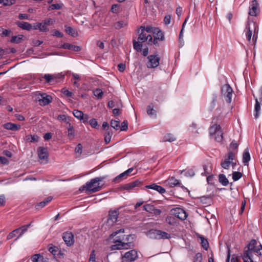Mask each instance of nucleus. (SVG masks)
<instances>
[{"label":"nucleus","mask_w":262,"mask_h":262,"mask_svg":"<svg viewBox=\"0 0 262 262\" xmlns=\"http://www.w3.org/2000/svg\"><path fill=\"white\" fill-rule=\"evenodd\" d=\"M12 33L10 29H6L2 27L0 28V36L2 37L9 36Z\"/></svg>","instance_id":"32"},{"label":"nucleus","mask_w":262,"mask_h":262,"mask_svg":"<svg viewBox=\"0 0 262 262\" xmlns=\"http://www.w3.org/2000/svg\"><path fill=\"white\" fill-rule=\"evenodd\" d=\"M153 35L154 45L156 47L159 46V41H162L165 39L164 32L158 28H154Z\"/></svg>","instance_id":"13"},{"label":"nucleus","mask_w":262,"mask_h":262,"mask_svg":"<svg viewBox=\"0 0 262 262\" xmlns=\"http://www.w3.org/2000/svg\"><path fill=\"white\" fill-rule=\"evenodd\" d=\"M73 115L80 120H82L83 117V113L81 111L75 110L73 112Z\"/></svg>","instance_id":"39"},{"label":"nucleus","mask_w":262,"mask_h":262,"mask_svg":"<svg viewBox=\"0 0 262 262\" xmlns=\"http://www.w3.org/2000/svg\"><path fill=\"white\" fill-rule=\"evenodd\" d=\"M201 245L205 250H207L209 247L208 241L204 237H201Z\"/></svg>","instance_id":"49"},{"label":"nucleus","mask_w":262,"mask_h":262,"mask_svg":"<svg viewBox=\"0 0 262 262\" xmlns=\"http://www.w3.org/2000/svg\"><path fill=\"white\" fill-rule=\"evenodd\" d=\"M131 235L125 236H117L115 239L114 243L115 244L111 246L112 250L128 249L130 248L132 242H129V238Z\"/></svg>","instance_id":"2"},{"label":"nucleus","mask_w":262,"mask_h":262,"mask_svg":"<svg viewBox=\"0 0 262 262\" xmlns=\"http://www.w3.org/2000/svg\"><path fill=\"white\" fill-rule=\"evenodd\" d=\"M75 151L76 153L81 154L82 151V146L80 143H79L75 148Z\"/></svg>","instance_id":"58"},{"label":"nucleus","mask_w":262,"mask_h":262,"mask_svg":"<svg viewBox=\"0 0 262 262\" xmlns=\"http://www.w3.org/2000/svg\"><path fill=\"white\" fill-rule=\"evenodd\" d=\"M58 119L59 120L63 121L64 122H66L67 125L69 124V123H71L70 122V118L69 117L66 115H59L58 116Z\"/></svg>","instance_id":"41"},{"label":"nucleus","mask_w":262,"mask_h":262,"mask_svg":"<svg viewBox=\"0 0 262 262\" xmlns=\"http://www.w3.org/2000/svg\"><path fill=\"white\" fill-rule=\"evenodd\" d=\"M68 130V138L72 140L75 137V130L74 129L73 126L71 123H69L67 127Z\"/></svg>","instance_id":"29"},{"label":"nucleus","mask_w":262,"mask_h":262,"mask_svg":"<svg viewBox=\"0 0 262 262\" xmlns=\"http://www.w3.org/2000/svg\"><path fill=\"white\" fill-rule=\"evenodd\" d=\"M139 257L138 252L133 249L121 254V262H134Z\"/></svg>","instance_id":"8"},{"label":"nucleus","mask_w":262,"mask_h":262,"mask_svg":"<svg viewBox=\"0 0 262 262\" xmlns=\"http://www.w3.org/2000/svg\"><path fill=\"white\" fill-rule=\"evenodd\" d=\"M166 222L170 225H176L177 224V221L175 217L172 216H168L166 219Z\"/></svg>","instance_id":"36"},{"label":"nucleus","mask_w":262,"mask_h":262,"mask_svg":"<svg viewBox=\"0 0 262 262\" xmlns=\"http://www.w3.org/2000/svg\"><path fill=\"white\" fill-rule=\"evenodd\" d=\"M61 6L60 4H52L50 6V8L52 10H58V9H60L61 8Z\"/></svg>","instance_id":"61"},{"label":"nucleus","mask_w":262,"mask_h":262,"mask_svg":"<svg viewBox=\"0 0 262 262\" xmlns=\"http://www.w3.org/2000/svg\"><path fill=\"white\" fill-rule=\"evenodd\" d=\"M123 188L124 189H125V190H133L135 188L133 183L131 182V183H128V184H126L124 185L123 186Z\"/></svg>","instance_id":"54"},{"label":"nucleus","mask_w":262,"mask_h":262,"mask_svg":"<svg viewBox=\"0 0 262 262\" xmlns=\"http://www.w3.org/2000/svg\"><path fill=\"white\" fill-rule=\"evenodd\" d=\"M111 125L116 130H118L120 127L119 121L116 120H112L111 122Z\"/></svg>","instance_id":"46"},{"label":"nucleus","mask_w":262,"mask_h":262,"mask_svg":"<svg viewBox=\"0 0 262 262\" xmlns=\"http://www.w3.org/2000/svg\"><path fill=\"white\" fill-rule=\"evenodd\" d=\"M54 75L46 74L44 75V78L48 83L51 82L54 80Z\"/></svg>","instance_id":"51"},{"label":"nucleus","mask_w":262,"mask_h":262,"mask_svg":"<svg viewBox=\"0 0 262 262\" xmlns=\"http://www.w3.org/2000/svg\"><path fill=\"white\" fill-rule=\"evenodd\" d=\"M18 18L20 19H29V15L27 14H19L18 15Z\"/></svg>","instance_id":"64"},{"label":"nucleus","mask_w":262,"mask_h":262,"mask_svg":"<svg viewBox=\"0 0 262 262\" xmlns=\"http://www.w3.org/2000/svg\"><path fill=\"white\" fill-rule=\"evenodd\" d=\"M17 25L20 28L27 31H30L32 29V25L28 22H18L17 23Z\"/></svg>","instance_id":"25"},{"label":"nucleus","mask_w":262,"mask_h":262,"mask_svg":"<svg viewBox=\"0 0 262 262\" xmlns=\"http://www.w3.org/2000/svg\"><path fill=\"white\" fill-rule=\"evenodd\" d=\"M242 176L243 174L241 172L234 171L232 173V179L234 181H236L240 179Z\"/></svg>","instance_id":"42"},{"label":"nucleus","mask_w":262,"mask_h":262,"mask_svg":"<svg viewBox=\"0 0 262 262\" xmlns=\"http://www.w3.org/2000/svg\"><path fill=\"white\" fill-rule=\"evenodd\" d=\"M0 162L3 164H8L9 160L5 157H0Z\"/></svg>","instance_id":"63"},{"label":"nucleus","mask_w":262,"mask_h":262,"mask_svg":"<svg viewBox=\"0 0 262 262\" xmlns=\"http://www.w3.org/2000/svg\"><path fill=\"white\" fill-rule=\"evenodd\" d=\"M40 257H42L40 254H35L32 256V262H38V259Z\"/></svg>","instance_id":"62"},{"label":"nucleus","mask_w":262,"mask_h":262,"mask_svg":"<svg viewBox=\"0 0 262 262\" xmlns=\"http://www.w3.org/2000/svg\"><path fill=\"white\" fill-rule=\"evenodd\" d=\"M90 125L92 127L97 128L98 126V124L97 120L95 118H92L89 121Z\"/></svg>","instance_id":"48"},{"label":"nucleus","mask_w":262,"mask_h":262,"mask_svg":"<svg viewBox=\"0 0 262 262\" xmlns=\"http://www.w3.org/2000/svg\"><path fill=\"white\" fill-rule=\"evenodd\" d=\"M170 237H171L170 235L168 233L159 230V233L158 234V239H169V238H170Z\"/></svg>","instance_id":"33"},{"label":"nucleus","mask_w":262,"mask_h":262,"mask_svg":"<svg viewBox=\"0 0 262 262\" xmlns=\"http://www.w3.org/2000/svg\"><path fill=\"white\" fill-rule=\"evenodd\" d=\"M59 48L65 49H69L70 50L74 51L76 52H78L81 50L80 47L75 46L69 43H64L63 45H61Z\"/></svg>","instance_id":"22"},{"label":"nucleus","mask_w":262,"mask_h":262,"mask_svg":"<svg viewBox=\"0 0 262 262\" xmlns=\"http://www.w3.org/2000/svg\"><path fill=\"white\" fill-rule=\"evenodd\" d=\"M38 155L40 160L48 161V154L47 148L42 147H39L38 148Z\"/></svg>","instance_id":"19"},{"label":"nucleus","mask_w":262,"mask_h":262,"mask_svg":"<svg viewBox=\"0 0 262 262\" xmlns=\"http://www.w3.org/2000/svg\"><path fill=\"white\" fill-rule=\"evenodd\" d=\"M58 248L56 246H51L49 248V251L53 255H56L57 252Z\"/></svg>","instance_id":"59"},{"label":"nucleus","mask_w":262,"mask_h":262,"mask_svg":"<svg viewBox=\"0 0 262 262\" xmlns=\"http://www.w3.org/2000/svg\"><path fill=\"white\" fill-rule=\"evenodd\" d=\"M238 147V144L235 140L232 141L231 144H230V147L233 149H237Z\"/></svg>","instance_id":"60"},{"label":"nucleus","mask_w":262,"mask_h":262,"mask_svg":"<svg viewBox=\"0 0 262 262\" xmlns=\"http://www.w3.org/2000/svg\"><path fill=\"white\" fill-rule=\"evenodd\" d=\"M36 100L39 102L41 106H46L50 104L52 101L51 96L46 93H38L36 94Z\"/></svg>","instance_id":"12"},{"label":"nucleus","mask_w":262,"mask_h":262,"mask_svg":"<svg viewBox=\"0 0 262 262\" xmlns=\"http://www.w3.org/2000/svg\"><path fill=\"white\" fill-rule=\"evenodd\" d=\"M27 140L30 142H35L38 140L39 137L37 135H30L26 137Z\"/></svg>","instance_id":"43"},{"label":"nucleus","mask_w":262,"mask_h":262,"mask_svg":"<svg viewBox=\"0 0 262 262\" xmlns=\"http://www.w3.org/2000/svg\"><path fill=\"white\" fill-rule=\"evenodd\" d=\"M140 34L138 37V41H133V47L137 52L142 51V43L146 41V36L147 33L145 32V27L141 26L139 30Z\"/></svg>","instance_id":"5"},{"label":"nucleus","mask_w":262,"mask_h":262,"mask_svg":"<svg viewBox=\"0 0 262 262\" xmlns=\"http://www.w3.org/2000/svg\"><path fill=\"white\" fill-rule=\"evenodd\" d=\"M176 140L174 136L171 134H167L163 137V142H173Z\"/></svg>","instance_id":"34"},{"label":"nucleus","mask_w":262,"mask_h":262,"mask_svg":"<svg viewBox=\"0 0 262 262\" xmlns=\"http://www.w3.org/2000/svg\"><path fill=\"white\" fill-rule=\"evenodd\" d=\"M124 177H126V175H125V173H124V172L120 173V174H119L118 176H117L116 177H115L114 180H113V181L114 182H119L120 180Z\"/></svg>","instance_id":"57"},{"label":"nucleus","mask_w":262,"mask_h":262,"mask_svg":"<svg viewBox=\"0 0 262 262\" xmlns=\"http://www.w3.org/2000/svg\"><path fill=\"white\" fill-rule=\"evenodd\" d=\"M246 30H247L246 33V38L250 42H251L252 33L254 32L252 41L255 43L257 38V33L258 31L257 25L254 22H248L246 26Z\"/></svg>","instance_id":"4"},{"label":"nucleus","mask_w":262,"mask_h":262,"mask_svg":"<svg viewBox=\"0 0 262 262\" xmlns=\"http://www.w3.org/2000/svg\"><path fill=\"white\" fill-rule=\"evenodd\" d=\"M4 127L8 130L16 131L20 129L21 126L19 124L8 122L4 124Z\"/></svg>","instance_id":"23"},{"label":"nucleus","mask_w":262,"mask_h":262,"mask_svg":"<svg viewBox=\"0 0 262 262\" xmlns=\"http://www.w3.org/2000/svg\"><path fill=\"white\" fill-rule=\"evenodd\" d=\"M233 92V89L229 84H225L221 88L222 95L227 103L231 102Z\"/></svg>","instance_id":"9"},{"label":"nucleus","mask_w":262,"mask_h":262,"mask_svg":"<svg viewBox=\"0 0 262 262\" xmlns=\"http://www.w3.org/2000/svg\"><path fill=\"white\" fill-rule=\"evenodd\" d=\"M120 6L118 4H114L112 6L111 12L113 13L117 14L119 13Z\"/></svg>","instance_id":"53"},{"label":"nucleus","mask_w":262,"mask_h":262,"mask_svg":"<svg viewBox=\"0 0 262 262\" xmlns=\"http://www.w3.org/2000/svg\"><path fill=\"white\" fill-rule=\"evenodd\" d=\"M31 224L27 225H24L20 228L14 230L11 233H10L7 236V239H10L15 237L17 234L18 236L17 237L15 240L21 237L26 232L28 228L30 226Z\"/></svg>","instance_id":"11"},{"label":"nucleus","mask_w":262,"mask_h":262,"mask_svg":"<svg viewBox=\"0 0 262 262\" xmlns=\"http://www.w3.org/2000/svg\"><path fill=\"white\" fill-rule=\"evenodd\" d=\"M250 159V155L249 153V149L247 148L245 149L243 154V162L246 165L249 163Z\"/></svg>","instance_id":"27"},{"label":"nucleus","mask_w":262,"mask_h":262,"mask_svg":"<svg viewBox=\"0 0 262 262\" xmlns=\"http://www.w3.org/2000/svg\"><path fill=\"white\" fill-rule=\"evenodd\" d=\"M146 66L148 69L156 68L159 66L160 58L158 55H150L147 57Z\"/></svg>","instance_id":"14"},{"label":"nucleus","mask_w":262,"mask_h":262,"mask_svg":"<svg viewBox=\"0 0 262 262\" xmlns=\"http://www.w3.org/2000/svg\"><path fill=\"white\" fill-rule=\"evenodd\" d=\"M202 254L201 253H197L193 258V262H202Z\"/></svg>","instance_id":"44"},{"label":"nucleus","mask_w":262,"mask_h":262,"mask_svg":"<svg viewBox=\"0 0 262 262\" xmlns=\"http://www.w3.org/2000/svg\"><path fill=\"white\" fill-rule=\"evenodd\" d=\"M16 3V0H0V4L4 6H11Z\"/></svg>","instance_id":"40"},{"label":"nucleus","mask_w":262,"mask_h":262,"mask_svg":"<svg viewBox=\"0 0 262 262\" xmlns=\"http://www.w3.org/2000/svg\"><path fill=\"white\" fill-rule=\"evenodd\" d=\"M127 25V22L125 20H120L116 22L114 24V27L116 30L122 29Z\"/></svg>","instance_id":"30"},{"label":"nucleus","mask_w":262,"mask_h":262,"mask_svg":"<svg viewBox=\"0 0 262 262\" xmlns=\"http://www.w3.org/2000/svg\"><path fill=\"white\" fill-rule=\"evenodd\" d=\"M166 184L170 187H174L177 186L181 187L183 188L186 189L183 186H181V184L179 181L173 177L168 179L166 181Z\"/></svg>","instance_id":"20"},{"label":"nucleus","mask_w":262,"mask_h":262,"mask_svg":"<svg viewBox=\"0 0 262 262\" xmlns=\"http://www.w3.org/2000/svg\"><path fill=\"white\" fill-rule=\"evenodd\" d=\"M209 134L210 138L217 142H221L223 139V134L220 125L214 124L210 127Z\"/></svg>","instance_id":"6"},{"label":"nucleus","mask_w":262,"mask_h":262,"mask_svg":"<svg viewBox=\"0 0 262 262\" xmlns=\"http://www.w3.org/2000/svg\"><path fill=\"white\" fill-rule=\"evenodd\" d=\"M65 28V30L68 34L71 35L72 36H75L76 35L77 33L76 32L75 30H74L72 27L66 25Z\"/></svg>","instance_id":"37"},{"label":"nucleus","mask_w":262,"mask_h":262,"mask_svg":"<svg viewBox=\"0 0 262 262\" xmlns=\"http://www.w3.org/2000/svg\"><path fill=\"white\" fill-rule=\"evenodd\" d=\"M219 181L223 186H227L229 184V181L224 174H220L219 176Z\"/></svg>","instance_id":"31"},{"label":"nucleus","mask_w":262,"mask_h":262,"mask_svg":"<svg viewBox=\"0 0 262 262\" xmlns=\"http://www.w3.org/2000/svg\"><path fill=\"white\" fill-rule=\"evenodd\" d=\"M159 230L151 229L146 232V235L150 238L157 239Z\"/></svg>","instance_id":"28"},{"label":"nucleus","mask_w":262,"mask_h":262,"mask_svg":"<svg viewBox=\"0 0 262 262\" xmlns=\"http://www.w3.org/2000/svg\"><path fill=\"white\" fill-rule=\"evenodd\" d=\"M258 8V4L256 0H253L249 7V14L251 16H256Z\"/></svg>","instance_id":"18"},{"label":"nucleus","mask_w":262,"mask_h":262,"mask_svg":"<svg viewBox=\"0 0 262 262\" xmlns=\"http://www.w3.org/2000/svg\"><path fill=\"white\" fill-rule=\"evenodd\" d=\"M121 128V130L122 131H125L128 128V125H127V122L126 121H124L121 123V125L120 127Z\"/></svg>","instance_id":"56"},{"label":"nucleus","mask_w":262,"mask_h":262,"mask_svg":"<svg viewBox=\"0 0 262 262\" xmlns=\"http://www.w3.org/2000/svg\"><path fill=\"white\" fill-rule=\"evenodd\" d=\"M104 179L102 177H97L92 179L90 181L87 182L85 185L83 186V188L89 192L94 193L99 191L100 190L101 186L99 182Z\"/></svg>","instance_id":"3"},{"label":"nucleus","mask_w":262,"mask_h":262,"mask_svg":"<svg viewBox=\"0 0 262 262\" xmlns=\"http://www.w3.org/2000/svg\"><path fill=\"white\" fill-rule=\"evenodd\" d=\"M147 113L150 116L156 115V111L153 108L152 104L148 106L147 108Z\"/></svg>","instance_id":"47"},{"label":"nucleus","mask_w":262,"mask_h":262,"mask_svg":"<svg viewBox=\"0 0 262 262\" xmlns=\"http://www.w3.org/2000/svg\"><path fill=\"white\" fill-rule=\"evenodd\" d=\"M93 94L98 99H101L103 95V92L100 89H96L93 91Z\"/></svg>","instance_id":"35"},{"label":"nucleus","mask_w":262,"mask_h":262,"mask_svg":"<svg viewBox=\"0 0 262 262\" xmlns=\"http://www.w3.org/2000/svg\"><path fill=\"white\" fill-rule=\"evenodd\" d=\"M236 154V152L232 151L228 152L227 157H225L221 163V165L223 168L228 169L231 165L232 168L236 166V163L234 162Z\"/></svg>","instance_id":"7"},{"label":"nucleus","mask_w":262,"mask_h":262,"mask_svg":"<svg viewBox=\"0 0 262 262\" xmlns=\"http://www.w3.org/2000/svg\"><path fill=\"white\" fill-rule=\"evenodd\" d=\"M146 41L148 45H154V36L152 37L150 34H147L146 36Z\"/></svg>","instance_id":"52"},{"label":"nucleus","mask_w":262,"mask_h":262,"mask_svg":"<svg viewBox=\"0 0 262 262\" xmlns=\"http://www.w3.org/2000/svg\"><path fill=\"white\" fill-rule=\"evenodd\" d=\"M55 22V20L52 18H47L45 19L41 23L40 31L41 32H47L49 31L48 26L50 25H53Z\"/></svg>","instance_id":"16"},{"label":"nucleus","mask_w":262,"mask_h":262,"mask_svg":"<svg viewBox=\"0 0 262 262\" xmlns=\"http://www.w3.org/2000/svg\"><path fill=\"white\" fill-rule=\"evenodd\" d=\"M253 96L255 101V104L254 110V116L255 119H257L260 116L261 107L260 103L259 102L257 98L255 97L254 95H253Z\"/></svg>","instance_id":"21"},{"label":"nucleus","mask_w":262,"mask_h":262,"mask_svg":"<svg viewBox=\"0 0 262 262\" xmlns=\"http://www.w3.org/2000/svg\"><path fill=\"white\" fill-rule=\"evenodd\" d=\"M23 35H18L17 36H13L11 39V42L13 43H18L21 42L23 39Z\"/></svg>","instance_id":"38"},{"label":"nucleus","mask_w":262,"mask_h":262,"mask_svg":"<svg viewBox=\"0 0 262 262\" xmlns=\"http://www.w3.org/2000/svg\"><path fill=\"white\" fill-rule=\"evenodd\" d=\"M146 188L156 190L161 194H163L165 192L164 188L159 185H157L156 184H152L149 185H147Z\"/></svg>","instance_id":"24"},{"label":"nucleus","mask_w":262,"mask_h":262,"mask_svg":"<svg viewBox=\"0 0 262 262\" xmlns=\"http://www.w3.org/2000/svg\"><path fill=\"white\" fill-rule=\"evenodd\" d=\"M261 245L258 243L255 239H252L247 246V249H245L243 259L244 262H253V254L257 256L261 255Z\"/></svg>","instance_id":"1"},{"label":"nucleus","mask_w":262,"mask_h":262,"mask_svg":"<svg viewBox=\"0 0 262 262\" xmlns=\"http://www.w3.org/2000/svg\"><path fill=\"white\" fill-rule=\"evenodd\" d=\"M62 238L67 246H70L74 243V235L72 232H65L63 234Z\"/></svg>","instance_id":"17"},{"label":"nucleus","mask_w":262,"mask_h":262,"mask_svg":"<svg viewBox=\"0 0 262 262\" xmlns=\"http://www.w3.org/2000/svg\"><path fill=\"white\" fill-rule=\"evenodd\" d=\"M144 209L147 212H152L155 210V206L150 204H146L144 206Z\"/></svg>","instance_id":"50"},{"label":"nucleus","mask_w":262,"mask_h":262,"mask_svg":"<svg viewBox=\"0 0 262 262\" xmlns=\"http://www.w3.org/2000/svg\"><path fill=\"white\" fill-rule=\"evenodd\" d=\"M119 214V208L110 210L108 212L106 226L108 228L112 226L117 222Z\"/></svg>","instance_id":"10"},{"label":"nucleus","mask_w":262,"mask_h":262,"mask_svg":"<svg viewBox=\"0 0 262 262\" xmlns=\"http://www.w3.org/2000/svg\"><path fill=\"white\" fill-rule=\"evenodd\" d=\"M89 262H96L95 250H93L91 253Z\"/></svg>","instance_id":"55"},{"label":"nucleus","mask_w":262,"mask_h":262,"mask_svg":"<svg viewBox=\"0 0 262 262\" xmlns=\"http://www.w3.org/2000/svg\"><path fill=\"white\" fill-rule=\"evenodd\" d=\"M112 133L110 132H106L104 135V140L106 144L110 142L112 138Z\"/></svg>","instance_id":"45"},{"label":"nucleus","mask_w":262,"mask_h":262,"mask_svg":"<svg viewBox=\"0 0 262 262\" xmlns=\"http://www.w3.org/2000/svg\"><path fill=\"white\" fill-rule=\"evenodd\" d=\"M53 200L52 196H49L45 199L43 201L40 202L36 205V208L37 209H40L44 207L48 203H49Z\"/></svg>","instance_id":"26"},{"label":"nucleus","mask_w":262,"mask_h":262,"mask_svg":"<svg viewBox=\"0 0 262 262\" xmlns=\"http://www.w3.org/2000/svg\"><path fill=\"white\" fill-rule=\"evenodd\" d=\"M172 214L178 219L182 221H184L186 219L188 216V214L182 208H176L171 210Z\"/></svg>","instance_id":"15"}]
</instances>
